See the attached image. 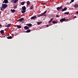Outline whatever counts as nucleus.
<instances>
[{"label":"nucleus","instance_id":"393cba45","mask_svg":"<svg viewBox=\"0 0 78 78\" xmlns=\"http://www.w3.org/2000/svg\"><path fill=\"white\" fill-rule=\"evenodd\" d=\"M33 8V5H32V6H30V10L32 9Z\"/></svg>","mask_w":78,"mask_h":78},{"label":"nucleus","instance_id":"f8f14e48","mask_svg":"<svg viewBox=\"0 0 78 78\" xmlns=\"http://www.w3.org/2000/svg\"><path fill=\"white\" fill-rule=\"evenodd\" d=\"M26 26H27L28 27H31L32 25H31V24H26Z\"/></svg>","mask_w":78,"mask_h":78},{"label":"nucleus","instance_id":"5701e85b","mask_svg":"<svg viewBox=\"0 0 78 78\" xmlns=\"http://www.w3.org/2000/svg\"><path fill=\"white\" fill-rule=\"evenodd\" d=\"M11 11L12 12V13H14L15 12V10L14 9H11Z\"/></svg>","mask_w":78,"mask_h":78},{"label":"nucleus","instance_id":"bb28decb","mask_svg":"<svg viewBox=\"0 0 78 78\" xmlns=\"http://www.w3.org/2000/svg\"><path fill=\"white\" fill-rule=\"evenodd\" d=\"M25 3L23 2H21V5H24Z\"/></svg>","mask_w":78,"mask_h":78},{"label":"nucleus","instance_id":"aec40b11","mask_svg":"<svg viewBox=\"0 0 78 78\" xmlns=\"http://www.w3.org/2000/svg\"><path fill=\"white\" fill-rule=\"evenodd\" d=\"M17 28H20L21 27H21V26L20 25H17Z\"/></svg>","mask_w":78,"mask_h":78},{"label":"nucleus","instance_id":"e433bc0d","mask_svg":"<svg viewBox=\"0 0 78 78\" xmlns=\"http://www.w3.org/2000/svg\"><path fill=\"white\" fill-rule=\"evenodd\" d=\"M71 2H74V0H71Z\"/></svg>","mask_w":78,"mask_h":78},{"label":"nucleus","instance_id":"dca6fc26","mask_svg":"<svg viewBox=\"0 0 78 78\" xmlns=\"http://www.w3.org/2000/svg\"><path fill=\"white\" fill-rule=\"evenodd\" d=\"M57 23H58V22L56 21H52V23L56 24Z\"/></svg>","mask_w":78,"mask_h":78},{"label":"nucleus","instance_id":"a211bd4d","mask_svg":"<svg viewBox=\"0 0 78 78\" xmlns=\"http://www.w3.org/2000/svg\"><path fill=\"white\" fill-rule=\"evenodd\" d=\"M69 12H64V14L65 15H68V14H69Z\"/></svg>","mask_w":78,"mask_h":78},{"label":"nucleus","instance_id":"72a5a7b5","mask_svg":"<svg viewBox=\"0 0 78 78\" xmlns=\"http://www.w3.org/2000/svg\"><path fill=\"white\" fill-rule=\"evenodd\" d=\"M46 4L45 3H43V4H42V5H45Z\"/></svg>","mask_w":78,"mask_h":78},{"label":"nucleus","instance_id":"7ed1b4c3","mask_svg":"<svg viewBox=\"0 0 78 78\" xmlns=\"http://www.w3.org/2000/svg\"><path fill=\"white\" fill-rule=\"evenodd\" d=\"M23 20H24V19L23 18H21L20 19L17 20V22H23Z\"/></svg>","mask_w":78,"mask_h":78},{"label":"nucleus","instance_id":"9b49d317","mask_svg":"<svg viewBox=\"0 0 78 78\" xmlns=\"http://www.w3.org/2000/svg\"><path fill=\"white\" fill-rule=\"evenodd\" d=\"M42 23L41 22H37V25H41V23Z\"/></svg>","mask_w":78,"mask_h":78},{"label":"nucleus","instance_id":"c03bdc74","mask_svg":"<svg viewBox=\"0 0 78 78\" xmlns=\"http://www.w3.org/2000/svg\"><path fill=\"white\" fill-rule=\"evenodd\" d=\"M1 12H0V14H1Z\"/></svg>","mask_w":78,"mask_h":78},{"label":"nucleus","instance_id":"cd10ccee","mask_svg":"<svg viewBox=\"0 0 78 78\" xmlns=\"http://www.w3.org/2000/svg\"><path fill=\"white\" fill-rule=\"evenodd\" d=\"M3 8H2L0 9V10H1V11H2V10H3Z\"/></svg>","mask_w":78,"mask_h":78},{"label":"nucleus","instance_id":"473e14b6","mask_svg":"<svg viewBox=\"0 0 78 78\" xmlns=\"http://www.w3.org/2000/svg\"><path fill=\"white\" fill-rule=\"evenodd\" d=\"M77 18V17H76V16H75L74 17V19H75V18Z\"/></svg>","mask_w":78,"mask_h":78},{"label":"nucleus","instance_id":"2f4dec72","mask_svg":"<svg viewBox=\"0 0 78 78\" xmlns=\"http://www.w3.org/2000/svg\"><path fill=\"white\" fill-rule=\"evenodd\" d=\"M42 16H38L37 15V17H41Z\"/></svg>","mask_w":78,"mask_h":78},{"label":"nucleus","instance_id":"4c0bfd02","mask_svg":"<svg viewBox=\"0 0 78 78\" xmlns=\"http://www.w3.org/2000/svg\"><path fill=\"white\" fill-rule=\"evenodd\" d=\"M56 17H59V16H58V15H56Z\"/></svg>","mask_w":78,"mask_h":78},{"label":"nucleus","instance_id":"a878e982","mask_svg":"<svg viewBox=\"0 0 78 78\" xmlns=\"http://www.w3.org/2000/svg\"><path fill=\"white\" fill-rule=\"evenodd\" d=\"M30 4V2H29V1H27V5H29Z\"/></svg>","mask_w":78,"mask_h":78},{"label":"nucleus","instance_id":"37998d69","mask_svg":"<svg viewBox=\"0 0 78 78\" xmlns=\"http://www.w3.org/2000/svg\"><path fill=\"white\" fill-rule=\"evenodd\" d=\"M49 26H51V25H49Z\"/></svg>","mask_w":78,"mask_h":78},{"label":"nucleus","instance_id":"c9c22d12","mask_svg":"<svg viewBox=\"0 0 78 78\" xmlns=\"http://www.w3.org/2000/svg\"><path fill=\"white\" fill-rule=\"evenodd\" d=\"M5 36H8V35H7V34H5Z\"/></svg>","mask_w":78,"mask_h":78},{"label":"nucleus","instance_id":"4468645a","mask_svg":"<svg viewBox=\"0 0 78 78\" xmlns=\"http://www.w3.org/2000/svg\"><path fill=\"white\" fill-rule=\"evenodd\" d=\"M7 39H12V37H11V36H10L7 37Z\"/></svg>","mask_w":78,"mask_h":78},{"label":"nucleus","instance_id":"f704fd0d","mask_svg":"<svg viewBox=\"0 0 78 78\" xmlns=\"http://www.w3.org/2000/svg\"><path fill=\"white\" fill-rule=\"evenodd\" d=\"M76 13L77 14H78V11H77V12H76Z\"/></svg>","mask_w":78,"mask_h":78},{"label":"nucleus","instance_id":"b1692460","mask_svg":"<svg viewBox=\"0 0 78 78\" xmlns=\"http://www.w3.org/2000/svg\"><path fill=\"white\" fill-rule=\"evenodd\" d=\"M17 1H18V0H14V1L13 2H14V3H17Z\"/></svg>","mask_w":78,"mask_h":78},{"label":"nucleus","instance_id":"0eeeda50","mask_svg":"<svg viewBox=\"0 0 78 78\" xmlns=\"http://www.w3.org/2000/svg\"><path fill=\"white\" fill-rule=\"evenodd\" d=\"M66 9H67V8L65 7L64 8H63V9H62V12L66 11Z\"/></svg>","mask_w":78,"mask_h":78},{"label":"nucleus","instance_id":"6e6552de","mask_svg":"<svg viewBox=\"0 0 78 78\" xmlns=\"http://www.w3.org/2000/svg\"><path fill=\"white\" fill-rule=\"evenodd\" d=\"M36 18V16H32L31 18V20H34V18Z\"/></svg>","mask_w":78,"mask_h":78},{"label":"nucleus","instance_id":"f257e3e1","mask_svg":"<svg viewBox=\"0 0 78 78\" xmlns=\"http://www.w3.org/2000/svg\"><path fill=\"white\" fill-rule=\"evenodd\" d=\"M7 5L5 4H2V8L4 9H5L6 8H7Z\"/></svg>","mask_w":78,"mask_h":78},{"label":"nucleus","instance_id":"6ab92c4d","mask_svg":"<svg viewBox=\"0 0 78 78\" xmlns=\"http://www.w3.org/2000/svg\"><path fill=\"white\" fill-rule=\"evenodd\" d=\"M30 32V30H27V31H26V33H28Z\"/></svg>","mask_w":78,"mask_h":78},{"label":"nucleus","instance_id":"1a4fd4ad","mask_svg":"<svg viewBox=\"0 0 78 78\" xmlns=\"http://www.w3.org/2000/svg\"><path fill=\"white\" fill-rule=\"evenodd\" d=\"M24 29H25L26 30H27L28 29V26H25L24 27Z\"/></svg>","mask_w":78,"mask_h":78},{"label":"nucleus","instance_id":"58836bf2","mask_svg":"<svg viewBox=\"0 0 78 78\" xmlns=\"http://www.w3.org/2000/svg\"><path fill=\"white\" fill-rule=\"evenodd\" d=\"M70 2L69 3L71 4L72 3V2Z\"/></svg>","mask_w":78,"mask_h":78},{"label":"nucleus","instance_id":"a19ab883","mask_svg":"<svg viewBox=\"0 0 78 78\" xmlns=\"http://www.w3.org/2000/svg\"><path fill=\"white\" fill-rule=\"evenodd\" d=\"M0 27H2V25L0 24Z\"/></svg>","mask_w":78,"mask_h":78},{"label":"nucleus","instance_id":"7c9ffc66","mask_svg":"<svg viewBox=\"0 0 78 78\" xmlns=\"http://www.w3.org/2000/svg\"><path fill=\"white\" fill-rule=\"evenodd\" d=\"M49 26H48V25H46V27H49Z\"/></svg>","mask_w":78,"mask_h":78},{"label":"nucleus","instance_id":"f3484780","mask_svg":"<svg viewBox=\"0 0 78 78\" xmlns=\"http://www.w3.org/2000/svg\"><path fill=\"white\" fill-rule=\"evenodd\" d=\"M0 33L1 34H2L3 33H4V31L3 30H1L0 31Z\"/></svg>","mask_w":78,"mask_h":78},{"label":"nucleus","instance_id":"f03ea898","mask_svg":"<svg viewBox=\"0 0 78 78\" xmlns=\"http://www.w3.org/2000/svg\"><path fill=\"white\" fill-rule=\"evenodd\" d=\"M57 10L59 11L60 9H63V6H60V7H57L56 8Z\"/></svg>","mask_w":78,"mask_h":78},{"label":"nucleus","instance_id":"c756f323","mask_svg":"<svg viewBox=\"0 0 78 78\" xmlns=\"http://www.w3.org/2000/svg\"><path fill=\"white\" fill-rule=\"evenodd\" d=\"M53 20V19L52 18H51V19L50 20H49V21H52V20Z\"/></svg>","mask_w":78,"mask_h":78},{"label":"nucleus","instance_id":"2eb2a0df","mask_svg":"<svg viewBox=\"0 0 78 78\" xmlns=\"http://www.w3.org/2000/svg\"><path fill=\"white\" fill-rule=\"evenodd\" d=\"M23 11H21V12L22 13H23L26 12V10H23Z\"/></svg>","mask_w":78,"mask_h":78},{"label":"nucleus","instance_id":"ea45409f","mask_svg":"<svg viewBox=\"0 0 78 78\" xmlns=\"http://www.w3.org/2000/svg\"><path fill=\"white\" fill-rule=\"evenodd\" d=\"M51 22V21H49V23H50V22Z\"/></svg>","mask_w":78,"mask_h":78},{"label":"nucleus","instance_id":"20e7f679","mask_svg":"<svg viewBox=\"0 0 78 78\" xmlns=\"http://www.w3.org/2000/svg\"><path fill=\"white\" fill-rule=\"evenodd\" d=\"M47 12V11L46 10L45 11V12H44L43 13V14H39V15H37V16H43V15H44L45 13H46Z\"/></svg>","mask_w":78,"mask_h":78},{"label":"nucleus","instance_id":"4be33fe9","mask_svg":"<svg viewBox=\"0 0 78 78\" xmlns=\"http://www.w3.org/2000/svg\"><path fill=\"white\" fill-rule=\"evenodd\" d=\"M14 9H17V5H15V6H14Z\"/></svg>","mask_w":78,"mask_h":78},{"label":"nucleus","instance_id":"c85d7f7f","mask_svg":"<svg viewBox=\"0 0 78 78\" xmlns=\"http://www.w3.org/2000/svg\"><path fill=\"white\" fill-rule=\"evenodd\" d=\"M11 0V2H12V3H13V2H14V0Z\"/></svg>","mask_w":78,"mask_h":78},{"label":"nucleus","instance_id":"79ce46f5","mask_svg":"<svg viewBox=\"0 0 78 78\" xmlns=\"http://www.w3.org/2000/svg\"><path fill=\"white\" fill-rule=\"evenodd\" d=\"M68 20V19H66V21Z\"/></svg>","mask_w":78,"mask_h":78},{"label":"nucleus","instance_id":"423d86ee","mask_svg":"<svg viewBox=\"0 0 78 78\" xmlns=\"http://www.w3.org/2000/svg\"><path fill=\"white\" fill-rule=\"evenodd\" d=\"M8 3V0H4L3 2H2V3L7 4Z\"/></svg>","mask_w":78,"mask_h":78},{"label":"nucleus","instance_id":"39448f33","mask_svg":"<svg viewBox=\"0 0 78 78\" xmlns=\"http://www.w3.org/2000/svg\"><path fill=\"white\" fill-rule=\"evenodd\" d=\"M66 20V18H63L62 19H60V22H64Z\"/></svg>","mask_w":78,"mask_h":78},{"label":"nucleus","instance_id":"412c9836","mask_svg":"<svg viewBox=\"0 0 78 78\" xmlns=\"http://www.w3.org/2000/svg\"><path fill=\"white\" fill-rule=\"evenodd\" d=\"M5 27H10V24H9L8 25H5Z\"/></svg>","mask_w":78,"mask_h":78},{"label":"nucleus","instance_id":"ddd939ff","mask_svg":"<svg viewBox=\"0 0 78 78\" xmlns=\"http://www.w3.org/2000/svg\"><path fill=\"white\" fill-rule=\"evenodd\" d=\"M74 7L75 8H78V5H77L76 4L74 5Z\"/></svg>","mask_w":78,"mask_h":78},{"label":"nucleus","instance_id":"9d476101","mask_svg":"<svg viewBox=\"0 0 78 78\" xmlns=\"http://www.w3.org/2000/svg\"><path fill=\"white\" fill-rule=\"evenodd\" d=\"M26 8L25 6H23L22 7V9H23V10H26Z\"/></svg>","mask_w":78,"mask_h":78}]
</instances>
